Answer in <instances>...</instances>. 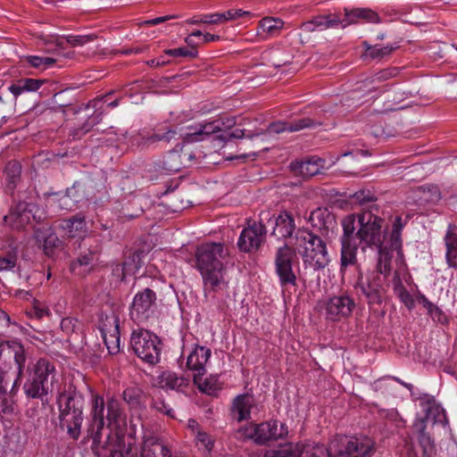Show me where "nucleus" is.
I'll use <instances>...</instances> for the list:
<instances>
[{
	"mask_svg": "<svg viewBox=\"0 0 457 457\" xmlns=\"http://www.w3.org/2000/svg\"><path fill=\"white\" fill-rule=\"evenodd\" d=\"M378 207L373 204L370 209L363 210L357 214L345 217L342 220L343 234L340 242V271L345 272L349 266L357 265V252L361 247L362 252L367 248L376 249L378 258L386 256L392 259V252L396 251L402 257V231L407 224V219L396 216L390 233L389 239L385 243L386 236L382 230L384 220L378 215Z\"/></svg>",
	"mask_w": 457,
	"mask_h": 457,
	"instance_id": "1",
	"label": "nucleus"
},
{
	"mask_svg": "<svg viewBox=\"0 0 457 457\" xmlns=\"http://www.w3.org/2000/svg\"><path fill=\"white\" fill-rule=\"evenodd\" d=\"M124 420L125 414L118 399L111 396L105 401L101 395L92 396L87 437L84 440H92L91 450L95 455L100 457L102 450L109 445L110 434L103 440L104 426L110 428L119 427Z\"/></svg>",
	"mask_w": 457,
	"mask_h": 457,
	"instance_id": "2",
	"label": "nucleus"
},
{
	"mask_svg": "<svg viewBox=\"0 0 457 457\" xmlns=\"http://www.w3.org/2000/svg\"><path fill=\"white\" fill-rule=\"evenodd\" d=\"M228 255V247L221 243H205L196 248V268L202 275L205 292L227 289L224 264Z\"/></svg>",
	"mask_w": 457,
	"mask_h": 457,
	"instance_id": "3",
	"label": "nucleus"
},
{
	"mask_svg": "<svg viewBox=\"0 0 457 457\" xmlns=\"http://www.w3.org/2000/svg\"><path fill=\"white\" fill-rule=\"evenodd\" d=\"M391 270V260L382 255L376 269L366 274L360 273L353 285L357 295L367 303L370 308L380 305L386 300L388 291L387 277Z\"/></svg>",
	"mask_w": 457,
	"mask_h": 457,
	"instance_id": "4",
	"label": "nucleus"
},
{
	"mask_svg": "<svg viewBox=\"0 0 457 457\" xmlns=\"http://www.w3.org/2000/svg\"><path fill=\"white\" fill-rule=\"evenodd\" d=\"M295 252L301 255L305 269L318 271L326 268L330 262L329 253L325 241L320 237L307 229H297L294 236Z\"/></svg>",
	"mask_w": 457,
	"mask_h": 457,
	"instance_id": "5",
	"label": "nucleus"
},
{
	"mask_svg": "<svg viewBox=\"0 0 457 457\" xmlns=\"http://www.w3.org/2000/svg\"><path fill=\"white\" fill-rule=\"evenodd\" d=\"M55 372L54 363L46 358H41L36 363L28 366L27 377L23 384L26 396L40 399L43 402L48 393L53 390Z\"/></svg>",
	"mask_w": 457,
	"mask_h": 457,
	"instance_id": "6",
	"label": "nucleus"
},
{
	"mask_svg": "<svg viewBox=\"0 0 457 457\" xmlns=\"http://www.w3.org/2000/svg\"><path fill=\"white\" fill-rule=\"evenodd\" d=\"M59 423L62 429L73 440H78L81 433L83 417V399L76 394L62 393L58 399Z\"/></svg>",
	"mask_w": 457,
	"mask_h": 457,
	"instance_id": "7",
	"label": "nucleus"
},
{
	"mask_svg": "<svg viewBox=\"0 0 457 457\" xmlns=\"http://www.w3.org/2000/svg\"><path fill=\"white\" fill-rule=\"evenodd\" d=\"M129 345L133 353L143 361L150 365L160 361L162 343L152 331L145 328L133 329Z\"/></svg>",
	"mask_w": 457,
	"mask_h": 457,
	"instance_id": "8",
	"label": "nucleus"
},
{
	"mask_svg": "<svg viewBox=\"0 0 457 457\" xmlns=\"http://www.w3.org/2000/svg\"><path fill=\"white\" fill-rule=\"evenodd\" d=\"M288 434L287 426L278 420H269L260 424H249L237 431V437L251 439L255 444L264 445L269 441L283 438Z\"/></svg>",
	"mask_w": 457,
	"mask_h": 457,
	"instance_id": "9",
	"label": "nucleus"
},
{
	"mask_svg": "<svg viewBox=\"0 0 457 457\" xmlns=\"http://www.w3.org/2000/svg\"><path fill=\"white\" fill-rule=\"evenodd\" d=\"M295 252L288 244L279 246L275 253V273L282 288L297 286V276L293 270Z\"/></svg>",
	"mask_w": 457,
	"mask_h": 457,
	"instance_id": "10",
	"label": "nucleus"
},
{
	"mask_svg": "<svg viewBox=\"0 0 457 457\" xmlns=\"http://www.w3.org/2000/svg\"><path fill=\"white\" fill-rule=\"evenodd\" d=\"M270 220V213L269 212H262L258 222H254L253 225L244 228L237 241V246L240 251L249 253L259 249L266 237V221Z\"/></svg>",
	"mask_w": 457,
	"mask_h": 457,
	"instance_id": "11",
	"label": "nucleus"
},
{
	"mask_svg": "<svg viewBox=\"0 0 457 457\" xmlns=\"http://www.w3.org/2000/svg\"><path fill=\"white\" fill-rule=\"evenodd\" d=\"M156 294L150 288L137 292L129 308L130 319L137 324H145L154 313Z\"/></svg>",
	"mask_w": 457,
	"mask_h": 457,
	"instance_id": "12",
	"label": "nucleus"
},
{
	"mask_svg": "<svg viewBox=\"0 0 457 457\" xmlns=\"http://www.w3.org/2000/svg\"><path fill=\"white\" fill-rule=\"evenodd\" d=\"M237 124L236 117L231 116L226 119H218L207 122H201L195 126L188 127V132L185 135L186 143L201 142L210 136L223 129H231Z\"/></svg>",
	"mask_w": 457,
	"mask_h": 457,
	"instance_id": "13",
	"label": "nucleus"
},
{
	"mask_svg": "<svg viewBox=\"0 0 457 457\" xmlns=\"http://www.w3.org/2000/svg\"><path fill=\"white\" fill-rule=\"evenodd\" d=\"M355 308V300L346 292L331 296L326 303L327 319L333 321H340L349 318Z\"/></svg>",
	"mask_w": 457,
	"mask_h": 457,
	"instance_id": "14",
	"label": "nucleus"
},
{
	"mask_svg": "<svg viewBox=\"0 0 457 457\" xmlns=\"http://www.w3.org/2000/svg\"><path fill=\"white\" fill-rule=\"evenodd\" d=\"M81 111L87 112V120L71 131L70 136H71L73 139L81 138L84 135L89 132L94 126L101 122L104 115L103 99L96 98L91 100L84 108H80L79 110V112Z\"/></svg>",
	"mask_w": 457,
	"mask_h": 457,
	"instance_id": "15",
	"label": "nucleus"
},
{
	"mask_svg": "<svg viewBox=\"0 0 457 457\" xmlns=\"http://www.w3.org/2000/svg\"><path fill=\"white\" fill-rule=\"evenodd\" d=\"M37 210V206L33 203L20 202L4 216V222L12 229H22L32 219H35Z\"/></svg>",
	"mask_w": 457,
	"mask_h": 457,
	"instance_id": "16",
	"label": "nucleus"
},
{
	"mask_svg": "<svg viewBox=\"0 0 457 457\" xmlns=\"http://www.w3.org/2000/svg\"><path fill=\"white\" fill-rule=\"evenodd\" d=\"M254 411H258L256 399L253 395L244 393L233 398L229 413L234 420L242 422L251 420Z\"/></svg>",
	"mask_w": 457,
	"mask_h": 457,
	"instance_id": "17",
	"label": "nucleus"
},
{
	"mask_svg": "<svg viewBox=\"0 0 457 457\" xmlns=\"http://www.w3.org/2000/svg\"><path fill=\"white\" fill-rule=\"evenodd\" d=\"M374 444L369 437H352L342 444L338 452L333 457H371Z\"/></svg>",
	"mask_w": 457,
	"mask_h": 457,
	"instance_id": "18",
	"label": "nucleus"
},
{
	"mask_svg": "<svg viewBox=\"0 0 457 457\" xmlns=\"http://www.w3.org/2000/svg\"><path fill=\"white\" fill-rule=\"evenodd\" d=\"M102 337L110 354H115L120 351V325L119 318L112 316L107 318L101 328Z\"/></svg>",
	"mask_w": 457,
	"mask_h": 457,
	"instance_id": "19",
	"label": "nucleus"
},
{
	"mask_svg": "<svg viewBox=\"0 0 457 457\" xmlns=\"http://www.w3.org/2000/svg\"><path fill=\"white\" fill-rule=\"evenodd\" d=\"M272 223L271 235L278 239L292 238L295 230V222L293 215L287 211L280 213L270 221Z\"/></svg>",
	"mask_w": 457,
	"mask_h": 457,
	"instance_id": "20",
	"label": "nucleus"
},
{
	"mask_svg": "<svg viewBox=\"0 0 457 457\" xmlns=\"http://www.w3.org/2000/svg\"><path fill=\"white\" fill-rule=\"evenodd\" d=\"M178 132L171 127L159 128L152 135H138L132 140L133 145L143 148H148L157 142L170 143L176 138Z\"/></svg>",
	"mask_w": 457,
	"mask_h": 457,
	"instance_id": "21",
	"label": "nucleus"
},
{
	"mask_svg": "<svg viewBox=\"0 0 457 457\" xmlns=\"http://www.w3.org/2000/svg\"><path fill=\"white\" fill-rule=\"evenodd\" d=\"M211 356V350L204 346L195 345L187 360L188 370L194 371L193 380L198 379L199 375L206 372L205 364Z\"/></svg>",
	"mask_w": 457,
	"mask_h": 457,
	"instance_id": "22",
	"label": "nucleus"
},
{
	"mask_svg": "<svg viewBox=\"0 0 457 457\" xmlns=\"http://www.w3.org/2000/svg\"><path fill=\"white\" fill-rule=\"evenodd\" d=\"M326 161L318 156H311L303 161L291 162L290 168L296 175L312 177L321 172Z\"/></svg>",
	"mask_w": 457,
	"mask_h": 457,
	"instance_id": "23",
	"label": "nucleus"
},
{
	"mask_svg": "<svg viewBox=\"0 0 457 457\" xmlns=\"http://www.w3.org/2000/svg\"><path fill=\"white\" fill-rule=\"evenodd\" d=\"M343 19L336 13L327 15H318L312 20L305 21L302 24L301 29L305 32H312L315 30H324L341 26L343 28Z\"/></svg>",
	"mask_w": 457,
	"mask_h": 457,
	"instance_id": "24",
	"label": "nucleus"
},
{
	"mask_svg": "<svg viewBox=\"0 0 457 457\" xmlns=\"http://www.w3.org/2000/svg\"><path fill=\"white\" fill-rule=\"evenodd\" d=\"M345 18L343 19V28L357 23L361 21L370 23H379L381 19L379 15L370 8H354L352 10L345 9Z\"/></svg>",
	"mask_w": 457,
	"mask_h": 457,
	"instance_id": "25",
	"label": "nucleus"
},
{
	"mask_svg": "<svg viewBox=\"0 0 457 457\" xmlns=\"http://www.w3.org/2000/svg\"><path fill=\"white\" fill-rule=\"evenodd\" d=\"M7 353L13 356L14 362L17 366V376L12 386V393L17 394L24 373L27 360L26 353L21 344H15L13 346L7 348Z\"/></svg>",
	"mask_w": 457,
	"mask_h": 457,
	"instance_id": "26",
	"label": "nucleus"
},
{
	"mask_svg": "<svg viewBox=\"0 0 457 457\" xmlns=\"http://www.w3.org/2000/svg\"><path fill=\"white\" fill-rule=\"evenodd\" d=\"M183 145L177 144L175 148L169 151L162 162V170L167 172H178L182 168H187V162L182 157Z\"/></svg>",
	"mask_w": 457,
	"mask_h": 457,
	"instance_id": "27",
	"label": "nucleus"
},
{
	"mask_svg": "<svg viewBox=\"0 0 457 457\" xmlns=\"http://www.w3.org/2000/svg\"><path fill=\"white\" fill-rule=\"evenodd\" d=\"M9 377L0 374V413L10 414L14 410L13 396L16 394L12 393V387L9 389Z\"/></svg>",
	"mask_w": 457,
	"mask_h": 457,
	"instance_id": "28",
	"label": "nucleus"
},
{
	"mask_svg": "<svg viewBox=\"0 0 457 457\" xmlns=\"http://www.w3.org/2000/svg\"><path fill=\"white\" fill-rule=\"evenodd\" d=\"M60 228L70 237L80 236L85 233L87 229L85 216L76 214L69 219L63 220L60 223Z\"/></svg>",
	"mask_w": 457,
	"mask_h": 457,
	"instance_id": "29",
	"label": "nucleus"
},
{
	"mask_svg": "<svg viewBox=\"0 0 457 457\" xmlns=\"http://www.w3.org/2000/svg\"><path fill=\"white\" fill-rule=\"evenodd\" d=\"M145 256L144 250L128 251L122 263V277L137 273L144 264Z\"/></svg>",
	"mask_w": 457,
	"mask_h": 457,
	"instance_id": "30",
	"label": "nucleus"
},
{
	"mask_svg": "<svg viewBox=\"0 0 457 457\" xmlns=\"http://www.w3.org/2000/svg\"><path fill=\"white\" fill-rule=\"evenodd\" d=\"M94 253L89 251L86 254L79 255L71 262L70 270L76 276L83 277L88 274L94 266Z\"/></svg>",
	"mask_w": 457,
	"mask_h": 457,
	"instance_id": "31",
	"label": "nucleus"
},
{
	"mask_svg": "<svg viewBox=\"0 0 457 457\" xmlns=\"http://www.w3.org/2000/svg\"><path fill=\"white\" fill-rule=\"evenodd\" d=\"M43 84L44 80L42 79L25 78L21 79L16 83L9 86L8 90L14 96V97H18L23 93L37 91Z\"/></svg>",
	"mask_w": 457,
	"mask_h": 457,
	"instance_id": "32",
	"label": "nucleus"
},
{
	"mask_svg": "<svg viewBox=\"0 0 457 457\" xmlns=\"http://www.w3.org/2000/svg\"><path fill=\"white\" fill-rule=\"evenodd\" d=\"M308 220L313 228L321 230L328 228L334 221V216L327 208H317L311 212Z\"/></svg>",
	"mask_w": 457,
	"mask_h": 457,
	"instance_id": "33",
	"label": "nucleus"
},
{
	"mask_svg": "<svg viewBox=\"0 0 457 457\" xmlns=\"http://www.w3.org/2000/svg\"><path fill=\"white\" fill-rule=\"evenodd\" d=\"M162 383L165 387L183 392L189 386V378L178 376L175 372L167 371L162 375Z\"/></svg>",
	"mask_w": 457,
	"mask_h": 457,
	"instance_id": "34",
	"label": "nucleus"
},
{
	"mask_svg": "<svg viewBox=\"0 0 457 457\" xmlns=\"http://www.w3.org/2000/svg\"><path fill=\"white\" fill-rule=\"evenodd\" d=\"M21 166L16 161H11L6 164L5 176L6 186L5 190L9 194H12L21 179Z\"/></svg>",
	"mask_w": 457,
	"mask_h": 457,
	"instance_id": "35",
	"label": "nucleus"
},
{
	"mask_svg": "<svg viewBox=\"0 0 457 457\" xmlns=\"http://www.w3.org/2000/svg\"><path fill=\"white\" fill-rule=\"evenodd\" d=\"M284 21L274 17H265L259 22V34H265L268 37H275L283 29Z\"/></svg>",
	"mask_w": 457,
	"mask_h": 457,
	"instance_id": "36",
	"label": "nucleus"
},
{
	"mask_svg": "<svg viewBox=\"0 0 457 457\" xmlns=\"http://www.w3.org/2000/svg\"><path fill=\"white\" fill-rule=\"evenodd\" d=\"M446 262L451 268L457 269V234L447 232L445 237Z\"/></svg>",
	"mask_w": 457,
	"mask_h": 457,
	"instance_id": "37",
	"label": "nucleus"
},
{
	"mask_svg": "<svg viewBox=\"0 0 457 457\" xmlns=\"http://www.w3.org/2000/svg\"><path fill=\"white\" fill-rule=\"evenodd\" d=\"M299 457H333L324 445L307 443L299 447Z\"/></svg>",
	"mask_w": 457,
	"mask_h": 457,
	"instance_id": "38",
	"label": "nucleus"
},
{
	"mask_svg": "<svg viewBox=\"0 0 457 457\" xmlns=\"http://www.w3.org/2000/svg\"><path fill=\"white\" fill-rule=\"evenodd\" d=\"M421 201L436 204L441 200V191L437 185L425 184L418 188Z\"/></svg>",
	"mask_w": 457,
	"mask_h": 457,
	"instance_id": "39",
	"label": "nucleus"
},
{
	"mask_svg": "<svg viewBox=\"0 0 457 457\" xmlns=\"http://www.w3.org/2000/svg\"><path fill=\"white\" fill-rule=\"evenodd\" d=\"M261 457H299V446L287 444L278 449L267 450Z\"/></svg>",
	"mask_w": 457,
	"mask_h": 457,
	"instance_id": "40",
	"label": "nucleus"
},
{
	"mask_svg": "<svg viewBox=\"0 0 457 457\" xmlns=\"http://www.w3.org/2000/svg\"><path fill=\"white\" fill-rule=\"evenodd\" d=\"M204 375H199L198 379L193 380L194 384L197 386L198 389L207 395H214L220 390L218 386V379L216 378H203Z\"/></svg>",
	"mask_w": 457,
	"mask_h": 457,
	"instance_id": "41",
	"label": "nucleus"
},
{
	"mask_svg": "<svg viewBox=\"0 0 457 457\" xmlns=\"http://www.w3.org/2000/svg\"><path fill=\"white\" fill-rule=\"evenodd\" d=\"M263 134H264L263 130H260V131H256V132H249L246 134L245 129H236L232 132L219 135L216 138L222 142H227L232 138H243L245 137H248L250 139H253V137L263 135Z\"/></svg>",
	"mask_w": 457,
	"mask_h": 457,
	"instance_id": "42",
	"label": "nucleus"
},
{
	"mask_svg": "<svg viewBox=\"0 0 457 457\" xmlns=\"http://www.w3.org/2000/svg\"><path fill=\"white\" fill-rule=\"evenodd\" d=\"M395 48V46L389 45L385 46H380L378 45H376L374 46H369L366 47L365 54L366 56H369L371 59H382L385 56L389 55Z\"/></svg>",
	"mask_w": 457,
	"mask_h": 457,
	"instance_id": "43",
	"label": "nucleus"
},
{
	"mask_svg": "<svg viewBox=\"0 0 457 457\" xmlns=\"http://www.w3.org/2000/svg\"><path fill=\"white\" fill-rule=\"evenodd\" d=\"M289 123V132L300 131L303 129L308 128H316L320 126L321 123L312 120L311 118H302L298 120H295L293 121H288Z\"/></svg>",
	"mask_w": 457,
	"mask_h": 457,
	"instance_id": "44",
	"label": "nucleus"
},
{
	"mask_svg": "<svg viewBox=\"0 0 457 457\" xmlns=\"http://www.w3.org/2000/svg\"><path fill=\"white\" fill-rule=\"evenodd\" d=\"M28 62L34 68L46 69L56 62V59L48 56L30 55L27 57Z\"/></svg>",
	"mask_w": 457,
	"mask_h": 457,
	"instance_id": "45",
	"label": "nucleus"
},
{
	"mask_svg": "<svg viewBox=\"0 0 457 457\" xmlns=\"http://www.w3.org/2000/svg\"><path fill=\"white\" fill-rule=\"evenodd\" d=\"M354 198L361 205H366L377 201L376 194L370 189L359 190L354 194Z\"/></svg>",
	"mask_w": 457,
	"mask_h": 457,
	"instance_id": "46",
	"label": "nucleus"
},
{
	"mask_svg": "<svg viewBox=\"0 0 457 457\" xmlns=\"http://www.w3.org/2000/svg\"><path fill=\"white\" fill-rule=\"evenodd\" d=\"M165 55L172 57H190L195 58L197 55L196 49H187L186 47H179L174 49H167L164 51Z\"/></svg>",
	"mask_w": 457,
	"mask_h": 457,
	"instance_id": "47",
	"label": "nucleus"
},
{
	"mask_svg": "<svg viewBox=\"0 0 457 457\" xmlns=\"http://www.w3.org/2000/svg\"><path fill=\"white\" fill-rule=\"evenodd\" d=\"M94 39V35H71L65 37L66 43L71 46H84Z\"/></svg>",
	"mask_w": 457,
	"mask_h": 457,
	"instance_id": "48",
	"label": "nucleus"
},
{
	"mask_svg": "<svg viewBox=\"0 0 457 457\" xmlns=\"http://www.w3.org/2000/svg\"><path fill=\"white\" fill-rule=\"evenodd\" d=\"M195 441L199 447H204L206 451L211 452L213 446L212 438L204 431L198 430L195 435Z\"/></svg>",
	"mask_w": 457,
	"mask_h": 457,
	"instance_id": "49",
	"label": "nucleus"
},
{
	"mask_svg": "<svg viewBox=\"0 0 457 457\" xmlns=\"http://www.w3.org/2000/svg\"><path fill=\"white\" fill-rule=\"evenodd\" d=\"M79 326V322L77 319L74 318H64L61 321V328L66 334H71L75 332Z\"/></svg>",
	"mask_w": 457,
	"mask_h": 457,
	"instance_id": "50",
	"label": "nucleus"
},
{
	"mask_svg": "<svg viewBox=\"0 0 457 457\" xmlns=\"http://www.w3.org/2000/svg\"><path fill=\"white\" fill-rule=\"evenodd\" d=\"M428 315L431 319L438 323L445 324L447 322V317L445 312L436 305L433 304L431 309L428 310Z\"/></svg>",
	"mask_w": 457,
	"mask_h": 457,
	"instance_id": "51",
	"label": "nucleus"
},
{
	"mask_svg": "<svg viewBox=\"0 0 457 457\" xmlns=\"http://www.w3.org/2000/svg\"><path fill=\"white\" fill-rule=\"evenodd\" d=\"M16 256L12 253H8L4 256H0V270H10L15 267Z\"/></svg>",
	"mask_w": 457,
	"mask_h": 457,
	"instance_id": "52",
	"label": "nucleus"
},
{
	"mask_svg": "<svg viewBox=\"0 0 457 457\" xmlns=\"http://www.w3.org/2000/svg\"><path fill=\"white\" fill-rule=\"evenodd\" d=\"M267 131L269 133L279 134L285 131L289 132V123L288 121H276L272 122L269 125Z\"/></svg>",
	"mask_w": 457,
	"mask_h": 457,
	"instance_id": "53",
	"label": "nucleus"
},
{
	"mask_svg": "<svg viewBox=\"0 0 457 457\" xmlns=\"http://www.w3.org/2000/svg\"><path fill=\"white\" fill-rule=\"evenodd\" d=\"M397 74L395 69H386L376 73L372 79V81H383L387 80Z\"/></svg>",
	"mask_w": 457,
	"mask_h": 457,
	"instance_id": "54",
	"label": "nucleus"
},
{
	"mask_svg": "<svg viewBox=\"0 0 457 457\" xmlns=\"http://www.w3.org/2000/svg\"><path fill=\"white\" fill-rule=\"evenodd\" d=\"M153 405L159 411H162L170 417L174 416V411L167 403H165L163 400L155 399L154 400Z\"/></svg>",
	"mask_w": 457,
	"mask_h": 457,
	"instance_id": "55",
	"label": "nucleus"
},
{
	"mask_svg": "<svg viewBox=\"0 0 457 457\" xmlns=\"http://www.w3.org/2000/svg\"><path fill=\"white\" fill-rule=\"evenodd\" d=\"M29 313L37 319H42L43 317L49 316L50 314L49 310L42 306L39 303H35Z\"/></svg>",
	"mask_w": 457,
	"mask_h": 457,
	"instance_id": "56",
	"label": "nucleus"
},
{
	"mask_svg": "<svg viewBox=\"0 0 457 457\" xmlns=\"http://www.w3.org/2000/svg\"><path fill=\"white\" fill-rule=\"evenodd\" d=\"M201 23L219 24L222 23L220 12L203 14L200 18Z\"/></svg>",
	"mask_w": 457,
	"mask_h": 457,
	"instance_id": "57",
	"label": "nucleus"
},
{
	"mask_svg": "<svg viewBox=\"0 0 457 457\" xmlns=\"http://www.w3.org/2000/svg\"><path fill=\"white\" fill-rule=\"evenodd\" d=\"M393 289L395 295L399 296L401 294L404 293L407 289L403 286L402 279L397 272L395 273L393 279Z\"/></svg>",
	"mask_w": 457,
	"mask_h": 457,
	"instance_id": "58",
	"label": "nucleus"
},
{
	"mask_svg": "<svg viewBox=\"0 0 457 457\" xmlns=\"http://www.w3.org/2000/svg\"><path fill=\"white\" fill-rule=\"evenodd\" d=\"M400 301L406 306L407 309L411 310L415 306V302L411 295L406 290L403 295L397 296Z\"/></svg>",
	"mask_w": 457,
	"mask_h": 457,
	"instance_id": "59",
	"label": "nucleus"
},
{
	"mask_svg": "<svg viewBox=\"0 0 457 457\" xmlns=\"http://www.w3.org/2000/svg\"><path fill=\"white\" fill-rule=\"evenodd\" d=\"M169 62L170 61L166 59L164 55L146 62L147 65L151 67H161L168 64Z\"/></svg>",
	"mask_w": 457,
	"mask_h": 457,
	"instance_id": "60",
	"label": "nucleus"
},
{
	"mask_svg": "<svg viewBox=\"0 0 457 457\" xmlns=\"http://www.w3.org/2000/svg\"><path fill=\"white\" fill-rule=\"evenodd\" d=\"M123 399L125 402H127L128 403L132 404V405H134L137 403V400L134 394V390L131 388H128V389L124 390Z\"/></svg>",
	"mask_w": 457,
	"mask_h": 457,
	"instance_id": "61",
	"label": "nucleus"
},
{
	"mask_svg": "<svg viewBox=\"0 0 457 457\" xmlns=\"http://www.w3.org/2000/svg\"><path fill=\"white\" fill-rule=\"evenodd\" d=\"M418 301L420 302V303H421L423 305L424 308L427 309V311L428 309H431V306L434 304L432 302H430L424 295L422 294H420L418 296Z\"/></svg>",
	"mask_w": 457,
	"mask_h": 457,
	"instance_id": "62",
	"label": "nucleus"
},
{
	"mask_svg": "<svg viewBox=\"0 0 457 457\" xmlns=\"http://www.w3.org/2000/svg\"><path fill=\"white\" fill-rule=\"evenodd\" d=\"M220 18H221L222 23L227 21L235 20L236 18H235V15H234V9L228 10V11L224 12H220Z\"/></svg>",
	"mask_w": 457,
	"mask_h": 457,
	"instance_id": "63",
	"label": "nucleus"
},
{
	"mask_svg": "<svg viewBox=\"0 0 457 457\" xmlns=\"http://www.w3.org/2000/svg\"><path fill=\"white\" fill-rule=\"evenodd\" d=\"M220 39V37L219 35H213V34H210V33H205L204 35H203V43L214 42V41H218Z\"/></svg>",
	"mask_w": 457,
	"mask_h": 457,
	"instance_id": "64",
	"label": "nucleus"
}]
</instances>
